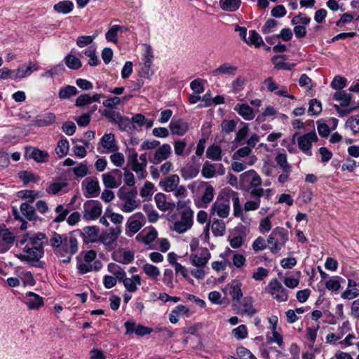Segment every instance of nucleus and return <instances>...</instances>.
Listing matches in <instances>:
<instances>
[{
  "label": "nucleus",
  "instance_id": "obj_1",
  "mask_svg": "<svg viewBox=\"0 0 359 359\" xmlns=\"http://www.w3.org/2000/svg\"><path fill=\"white\" fill-rule=\"evenodd\" d=\"M79 250L78 241L72 235L64 234L62 245L57 250H54L55 254L62 258V262L69 263L72 260V256L77 252Z\"/></svg>",
  "mask_w": 359,
  "mask_h": 359
},
{
  "label": "nucleus",
  "instance_id": "obj_2",
  "mask_svg": "<svg viewBox=\"0 0 359 359\" xmlns=\"http://www.w3.org/2000/svg\"><path fill=\"white\" fill-rule=\"evenodd\" d=\"M102 115L106 117L111 123L117 124L121 131L131 133L136 130L135 126L126 116H122L119 112L105 109Z\"/></svg>",
  "mask_w": 359,
  "mask_h": 359
},
{
  "label": "nucleus",
  "instance_id": "obj_3",
  "mask_svg": "<svg viewBox=\"0 0 359 359\" xmlns=\"http://www.w3.org/2000/svg\"><path fill=\"white\" fill-rule=\"evenodd\" d=\"M117 196L121 201H124L121 210L125 212H130L140 206V201L135 200L137 196L136 187L127 191L126 187L123 186L119 188Z\"/></svg>",
  "mask_w": 359,
  "mask_h": 359
},
{
  "label": "nucleus",
  "instance_id": "obj_4",
  "mask_svg": "<svg viewBox=\"0 0 359 359\" xmlns=\"http://www.w3.org/2000/svg\"><path fill=\"white\" fill-rule=\"evenodd\" d=\"M211 210L222 218L229 216L230 210V196L229 194L221 193L217 198L216 201L212 204Z\"/></svg>",
  "mask_w": 359,
  "mask_h": 359
},
{
  "label": "nucleus",
  "instance_id": "obj_5",
  "mask_svg": "<svg viewBox=\"0 0 359 359\" xmlns=\"http://www.w3.org/2000/svg\"><path fill=\"white\" fill-rule=\"evenodd\" d=\"M43 255H44V249L41 248H32V250H31L30 254H28V255L19 254L17 255V257L21 262H27L32 266L43 269L44 266V262H41L40 259L43 256Z\"/></svg>",
  "mask_w": 359,
  "mask_h": 359
},
{
  "label": "nucleus",
  "instance_id": "obj_6",
  "mask_svg": "<svg viewBox=\"0 0 359 359\" xmlns=\"http://www.w3.org/2000/svg\"><path fill=\"white\" fill-rule=\"evenodd\" d=\"M193 215L190 208H185L181 212L180 220L174 222L173 229L179 233H183L191 229L193 225Z\"/></svg>",
  "mask_w": 359,
  "mask_h": 359
},
{
  "label": "nucleus",
  "instance_id": "obj_7",
  "mask_svg": "<svg viewBox=\"0 0 359 359\" xmlns=\"http://www.w3.org/2000/svg\"><path fill=\"white\" fill-rule=\"evenodd\" d=\"M102 206L99 201L90 200L83 205V218L92 220L98 218L102 214Z\"/></svg>",
  "mask_w": 359,
  "mask_h": 359
},
{
  "label": "nucleus",
  "instance_id": "obj_8",
  "mask_svg": "<svg viewBox=\"0 0 359 359\" xmlns=\"http://www.w3.org/2000/svg\"><path fill=\"white\" fill-rule=\"evenodd\" d=\"M269 293L273 296L274 299L279 302H286L288 299V291L282 285L281 283L277 279H272L269 285Z\"/></svg>",
  "mask_w": 359,
  "mask_h": 359
},
{
  "label": "nucleus",
  "instance_id": "obj_9",
  "mask_svg": "<svg viewBox=\"0 0 359 359\" xmlns=\"http://www.w3.org/2000/svg\"><path fill=\"white\" fill-rule=\"evenodd\" d=\"M318 141V137L315 132L308 133L297 138L299 148L309 156H311V148L312 142Z\"/></svg>",
  "mask_w": 359,
  "mask_h": 359
},
{
  "label": "nucleus",
  "instance_id": "obj_10",
  "mask_svg": "<svg viewBox=\"0 0 359 359\" xmlns=\"http://www.w3.org/2000/svg\"><path fill=\"white\" fill-rule=\"evenodd\" d=\"M39 65L38 63L29 61L26 65L22 64L18 69L13 70V79H22L32 74L33 72L38 71Z\"/></svg>",
  "mask_w": 359,
  "mask_h": 359
},
{
  "label": "nucleus",
  "instance_id": "obj_11",
  "mask_svg": "<svg viewBox=\"0 0 359 359\" xmlns=\"http://www.w3.org/2000/svg\"><path fill=\"white\" fill-rule=\"evenodd\" d=\"M25 158L26 159H33L38 163H44L48 161L49 155L47 151H41L36 147H25Z\"/></svg>",
  "mask_w": 359,
  "mask_h": 359
},
{
  "label": "nucleus",
  "instance_id": "obj_12",
  "mask_svg": "<svg viewBox=\"0 0 359 359\" xmlns=\"http://www.w3.org/2000/svg\"><path fill=\"white\" fill-rule=\"evenodd\" d=\"M126 332V334H131L135 333L137 336L143 337L147 334H149L152 332L151 327H145L141 324L137 325L133 321H126L124 324Z\"/></svg>",
  "mask_w": 359,
  "mask_h": 359
},
{
  "label": "nucleus",
  "instance_id": "obj_13",
  "mask_svg": "<svg viewBox=\"0 0 359 359\" xmlns=\"http://www.w3.org/2000/svg\"><path fill=\"white\" fill-rule=\"evenodd\" d=\"M232 306L236 311V313L239 315L246 314L251 317L257 312L253 308L251 300L248 298H244L242 303H233Z\"/></svg>",
  "mask_w": 359,
  "mask_h": 359
},
{
  "label": "nucleus",
  "instance_id": "obj_14",
  "mask_svg": "<svg viewBox=\"0 0 359 359\" xmlns=\"http://www.w3.org/2000/svg\"><path fill=\"white\" fill-rule=\"evenodd\" d=\"M121 233L120 226L116 228H110L107 232L103 233L99 240L106 246H111L117 240L118 236Z\"/></svg>",
  "mask_w": 359,
  "mask_h": 359
},
{
  "label": "nucleus",
  "instance_id": "obj_15",
  "mask_svg": "<svg viewBox=\"0 0 359 359\" xmlns=\"http://www.w3.org/2000/svg\"><path fill=\"white\" fill-rule=\"evenodd\" d=\"M79 232L85 243H94L97 241L99 228L96 226H86Z\"/></svg>",
  "mask_w": 359,
  "mask_h": 359
},
{
  "label": "nucleus",
  "instance_id": "obj_16",
  "mask_svg": "<svg viewBox=\"0 0 359 359\" xmlns=\"http://www.w3.org/2000/svg\"><path fill=\"white\" fill-rule=\"evenodd\" d=\"M190 258L193 265L198 268H203L208 262L210 258V253L206 248H203L201 251L200 256L196 254H192Z\"/></svg>",
  "mask_w": 359,
  "mask_h": 359
},
{
  "label": "nucleus",
  "instance_id": "obj_17",
  "mask_svg": "<svg viewBox=\"0 0 359 359\" xmlns=\"http://www.w3.org/2000/svg\"><path fill=\"white\" fill-rule=\"evenodd\" d=\"M154 57L151 47H148L144 54V66L142 68V76L149 78L151 74L152 59Z\"/></svg>",
  "mask_w": 359,
  "mask_h": 359
},
{
  "label": "nucleus",
  "instance_id": "obj_18",
  "mask_svg": "<svg viewBox=\"0 0 359 359\" xmlns=\"http://www.w3.org/2000/svg\"><path fill=\"white\" fill-rule=\"evenodd\" d=\"M172 134L184 135L189 128L188 123L182 119H172L169 125Z\"/></svg>",
  "mask_w": 359,
  "mask_h": 359
},
{
  "label": "nucleus",
  "instance_id": "obj_19",
  "mask_svg": "<svg viewBox=\"0 0 359 359\" xmlns=\"http://www.w3.org/2000/svg\"><path fill=\"white\" fill-rule=\"evenodd\" d=\"M170 154L171 147L168 144H163L161 147L156 150L154 158L151 161L154 163L158 164L161 161L167 159Z\"/></svg>",
  "mask_w": 359,
  "mask_h": 359
},
{
  "label": "nucleus",
  "instance_id": "obj_20",
  "mask_svg": "<svg viewBox=\"0 0 359 359\" xmlns=\"http://www.w3.org/2000/svg\"><path fill=\"white\" fill-rule=\"evenodd\" d=\"M157 208L161 211L172 210L175 208L174 203L168 202L166 196L163 193H158L154 196Z\"/></svg>",
  "mask_w": 359,
  "mask_h": 359
},
{
  "label": "nucleus",
  "instance_id": "obj_21",
  "mask_svg": "<svg viewBox=\"0 0 359 359\" xmlns=\"http://www.w3.org/2000/svg\"><path fill=\"white\" fill-rule=\"evenodd\" d=\"M238 71L236 66L232 65L229 63L225 62L221 65L212 72L213 76L219 75H229L234 76Z\"/></svg>",
  "mask_w": 359,
  "mask_h": 359
},
{
  "label": "nucleus",
  "instance_id": "obj_22",
  "mask_svg": "<svg viewBox=\"0 0 359 359\" xmlns=\"http://www.w3.org/2000/svg\"><path fill=\"white\" fill-rule=\"evenodd\" d=\"M32 203L25 202L20 205V211L24 217L29 221H36L39 217L36 214V209L32 205Z\"/></svg>",
  "mask_w": 359,
  "mask_h": 359
},
{
  "label": "nucleus",
  "instance_id": "obj_23",
  "mask_svg": "<svg viewBox=\"0 0 359 359\" xmlns=\"http://www.w3.org/2000/svg\"><path fill=\"white\" fill-rule=\"evenodd\" d=\"M180 178L177 175H172L165 180H161L159 185L167 192L174 191L178 186Z\"/></svg>",
  "mask_w": 359,
  "mask_h": 359
},
{
  "label": "nucleus",
  "instance_id": "obj_24",
  "mask_svg": "<svg viewBox=\"0 0 359 359\" xmlns=\"http://www.w3.org/2000/svg\"><path fill=\"white\" fill-rule=\"evenodd\" d=\"M56 116L54 113L48 112L41 116H38L34 120V125L37 127H45L50 126L55 123Z\"/></svg>",
  "mask_w": 359,
  "mask_h": 359
},
{
  "label": "nucleus",
  "instance_id": "obj_25",
  "mask_svg": "<svg viewBox=\"0 0 359 359\" xmlns=\"http://www.w3.org/2000/svg\"><path fill=\"white\" fill-rule=\"evenodd\" d=\"M48 243V239L44 233H37L29 238V244L32 248H43Z\"/></svg>",
  "mask_w": 359,
  "mask_h": 359
},
{
  "label": "nucleus",
  "instance_id": "obj_26",
  "mask_svg": "<svg viewBox=\"0 0 359 359\" xmlns=\"http://www.w3.org/2000/svg\"><path fill=\"white\" fill-rule=\"evenodd\" d=\"M29 299L26 301V304L29 309H39L43 305L41 297L33 292H29L27 294Z\"/></svg>",
  "mask_w": 359,
  "mask_h": 359
},
{
  "label": "nucleus",
  "instance_id": "obj_27",
  "mask_svg": "<svg viewBox=\"0 0 359 359\" xmlns=\"http://www.w3.org/2000/svg\"><path fill=\"white\" fill-rule=\"evenodd\" d=\"M240 116L247 121H250L254 118L252 109L247 104H236L234 107Z\"/></svg>",
  "mask_w": 359,
  "mask_h": 359
},
{
  "label": "nucleus",
  "instance_id": "obj_28",
  "mask_svg": "<svg viewBox=\"0 0 359 359\" xmlns=\"http://www.w3.org/2000/svg\"><path fill=\"white\" fill-rule=\"evenodd\" d=\"M53 9L55 12L62 14H68L71 13L74 9V4L72 1L69 0H64L59 1L55 4Z\"/></svg>",
  "mask_w": 359,
  "mask_h": 359
},
{
  "label": "nucleus",
  "instance_id": "obj_29",
  "mask_svg": "<svg viewBox=\"0 0 359 359\" xmlns=\"http://www.w3.org/2000/svg\"><path fill=\"white\" fill-rule=\"evenodd\" d=\"M333 99L336 101H341V107H346L351 103L352 95L345 90H338L334 93Z\"/></svg>",
  "mask_w": 359,
  "mask_h": 359
},
{
  "label": "nucleus",
  "instance_id": "obj_30",
  "mask_svg": "<svg viewBox=\"0 0 359 359\" xmlns=\"http://www.w3.org/2000/svg\"><path fill=\"white\" fill-rule=\"evenodd\" d=\"M241 5V0H220L219 6L222 10L228 12L236 11Z\"/></svg>",
  "mask_w": 359,
  "mask_h": 359
},
{
  "label": "nucleus",
  "instance_id": "obj_31",
  "mask_svg": "<svg viewBox=\"0 0 359 359\" xmlns=\"http://www.w3.org/2000/svg\"><path fill=\"white\" fill-rule=\"evenodd\" d=\"M102 146L111 151H115L118 149L115 143V137L112 133L104 134L101 139Z\"/></svg>",
  "mask_w": 359,
  "mask_h": 359
},
{
  "label": "nucleus",
  "instance_id": "obj_32",
  "mask_svg": "<svg viewBox=\"0 0 359 359\" xmlns=\"http://www.w3.org/2000/svg\"><path fill=\"white\" fill-rule=\"evenodd\" d=\"M280 58L285 59V55H275L272 57L271 61L274 65L275 69L291 70L294 67V64L285 62L283 60H280Z\"/></svg>",
  "mask_w": 359,
  "mask_h": 359
},
{
  "label": "nucleus",
  "instance_id": "obj_33",
  "mask_svg": "<svg viewBox=\"0 0 359 359\" xmlns=\"http://www.w3.org/2000/svg\"><path fill=\"white\" fill-rule=\"evenodd\" d=\"M273 235L276 237L280 246L283 247L288 241V231L283 227L278 226L273 230Z\"/></svg>",
  "mask_w": 359,
  "mask_h": 359
},
{
  "label": "nucleus",
  "instance_id": "obj_34",
  "mask_svg": "<svg viewBox=\"0 0 359 359\" xmlns=\"http://www.w3.org/2000/svg\"><path fill=\"white\" fill-rule=\"evenodd\" d=\"M230 289V294L233 301L236 302V303H239L243 297L241 283L237 280H234L232 282Z\"/></svg>",
  "mask_w": 359,
  "mask_h": 359
},
{
  "label": "nucleus",
  "instance_id": "obj_35",
  "mask_svg": "<svg viewBox=\"0 0 359 359\" xmlns=\"http://www.w3.org/2000/svg\"><path fill=\"white\" fill-rule=\"evenodd\" d=\"M205 155L208 158L220 161L222 159V149L219 145L212 144L208 147Z\"/></svg>",
  "mask_w": 359,
  "mask_h": 359
},
{
  "label": "nucleus",
  "instance_id": "obj_36",
  "mask_svg": "<svg viewBox=\"0 0 359 359\" xmlns=\"http://www.w3.org/2000/svg\"><path fill=\"white\" fill-rule=\"evenodd\" d=\"M113 259L117 262L128 264L134 260V252L130 250H124L121 255H114Z\"/></svg>",
  "mask_w": 359,
  "mask_h": 359
},
{
  "label": "nucleus",
  "instance_id": "obj_37",
  "mask_svg": "<svg viewBox=\"0 0 359 359\" xmlns=\"http://www.w3.org/2000/svg\"><path fill=\"white\" fill-rule=\"evenodd\" d=\"M241 176L250 178V187H259L262 184L260 176L254 170L246 171Z\"/></svg>",
  "mask_w": 359,
  "mask_h": 359
},
{
  "label": "nucleus",
  "instance_id": "obj_38",
  "mask_svg": "<svg viewBox=\"0 0 359 359\" xmlns=\"http://www.w3.org/2000/svg\"><path fill=\"white\" fill-rule=\"evenodd\" d=\"M250 36L248 38V41L246 42L247 44L250 46H255L256 48H259L261 46H264V43L259 34L258 32L255 30H250L249 32Z\"/></svg>",
  "mask_w": 359,
  "mask_h": 359
},
{
  "label": "nucleus",
  "instance_id": "obj_39",
  "mask_svg": "<svg viewBox=\"0 0 359 359\" xmlns=\"http://www.w3.org/2000/svg\"><path fill=\"white\" fill-rule=\"evenodd\" d=\"M78 93L79 91L75 86L67 85L60 89L58 96L60 99H69L70 97L76 95Z\"/></svg>",
  "mask_w": 359,
  "mask_h": 359
},
{
  "label": "nucleus",
  "instance_id": "obj_40",
  "mask_svg": "<svg viewBox=\"0 0 359 359\" xmlns=\"http://www.w3.org/2000/svg\"><path fill=\"white\" fill-rule=\"evenodd\" d=\"M65 62L67 67L73 70L79 69L82 66L81 60L71 53L65 57Z\"/></svg>",
  "mask_w": 359,
  "mask_h": 359
},
{
  "label": "nucleus",
  "instance_id": "obj_41",
  "mask_svg": "<svg viewBox=\"0 0 359 359\" xmlns=\"http://www.w3.org/2000/svg\"><path fill=\"white\" fill-rule=\"evenodd\" d=\"M345 128L351 130L353 135L359 133V114L351 116L345 123Z\"/></svg>",
  "mask_w": 359,
  "mask_h": 359
},
{
  "label": "nucleus",
  "instance_id": "obj_42",
  "mask_svg": "<svg viewBox=\"0 0 359 359\" xmlns=\"http://www.w3.org/2000/svg\"><path fill=\"white\" fill-rule=\"evenodd\" d=\"M211 229L215 236H222L226 230L225 223L221 219H216L212 222Z\"/></svg>",
  "mask_w": 359,
  "mask_h": 359
},
{
  "label": "nucleus",
  "instance_id": "obj_43",
  "mask_svg": "<svg viewBox=\"0 0 359 359\" xmlns=\"http://www.w3.org/2000/svg\"><path fill=\"white\" fill-rule=\"evenodd\" d=\"M18 177L25 184H27L30 182H36L40 179L39 176L35 175L34 173L26 170L19 172Z\"/></svg>",
  "mask_w": 359,
  "mask_h": 359
},
{
  "label": "nucleus",
  "instance_id": "obj_44",
  "mask_svg": "<svg viewBox=\"0 0 359 359\" xmlns=\"http://www.w3.org/2000/svg\"><path fill=\"white\" fill-rule=\"evenodd\" d=\"M216 174L215 167L209 161H205L201 170V175L203 177L210 179L213 177Z\"/></svg>",
  "mask_w": 359,
  "mask_h": 359
},
{
  "label": "nucleus",
  "instance_id": "obj_45",
  "mask_svg": "<svg viewBox=\"0 0 359 359\" xmlns=\"http://www.w3.org/2000/svg\"><path fill=\"white\" fill-rule=\"evenodd\" d=\"M322 111L321 102L317 99H311L309 101L308 114L311 116H317Z\"/></svg>",
  "mask_w": 359,
  "mask_h": 359
},
{
  "label": "nucleus",
  "instance_id": "obj_46",
  "mask_svg": "<svg viewBox=\"0 0 359 359\" xmlns=\"http://www.w3.org/2000/svg\"><path fill=\"white\" fill-rule=\"evenodd\" d=\"M124 27L121 25H113L111 26L108 32L106 33V39L109 41H111L113 43H117L118 38L117 34L118 31H122Z\"/></svg>",
  "mask_w": 359,
  "mask_h": 359
},
{
  "label": "nucleus",
  "instance_id": "obj_47",
  "mask_svg": "<svg viewBox=\"0 0 359 359\" xmlns=\"http://www.w3.org/2000/svg\"><path fill=\"white\" fill-rule=\"evenodd\" d=\"M276 161L283 172H291L292 167L287 163V155L285 154H278L276 156Z\"/></svg>",
  "mask_w": 359,
  "mask_h": 359
},
{
  "label": "nucleus",
  "instance_id": "obj_48",
  "mask_svg": "<svg viewBox=\"0 0 359 359\" xmlns=\"http://www.w3.org/2000/svg\"><path fill=\"white\" fill-rule=\"evenodd\" d=\"M231 194L233 205V215L235 217H239L242 214V207L240 203L238 193L232 191Z\"/></svg>",
  "mask_w": 359,
  "mask_h": 359
},
{
  "label": "nucleus",
  "instance_id": "obj_49",
  "mask_svg": "<svg viewBox=\"0 0 359 359\" xmlns=\"http://www.w3.org/2000/svg\"><path fill=\"white\" fill-rule=\"evenodd\" d=\"M129 154L128 156V164L131 165L132 170L136 173H138L137 166H139V162L137 160L138 154L134 149H129Z\"/></svg>",
  "mask_w": 359,
  "mask_h": 359
},
{
  "label": "nucleus",
  "instance_id": "obj_50",
  "mask_svg": "<svg viewBox=\"0 0 359 359\" xmlns=\"http://www.w3.org/2000/svg\"><path fill=\"white\" fill-rule=\"evenodd\" d=\"M55 151L60 158H62L65 156H66L69 151V142L67 141V140H60L57 143V146L55 149Z\"/></svg>",
  "mask_w": 359,
  "mask_h": 359
},
{
  "label": "nucleus",
  "instance_id": "obj_51",
  "mask_svg": "<svg viewBox=\"0 0 359 359\" xmlns=\"http://www.w3.org/2000/svg\"><path fill=\"white\" fill-rule=\"evenodd\" d=\"M100 190V185L97 180H91L86 185V191L92 197L97 196Z\"/></svg>",
  "mask_w": 359,
  "mask_h": 359
},
{
  "label": "nucleus",
  "instance_id": "obj_52",
  "mask_svg": "<svg viewBox=\"0 0 359 359\" xmlns=\"http://www.w3.org/2000/svg\"><path fill=\"white\" fill-rule=\"evenodd\" d=\"M198 171V168L194 166H188L181 169V175L185 180H189L196 177Z\"/></svg>",
  "mask_w": 359,
  "mask_h": 359
},
{
  "label": "nucleus",
  "instance_id": "obj_53",
  "mask_svg": "<svg viewBox=\"0 0 359 359\" xmlns=\"http://www.w3.org/2000/svg\"><path fill=\"white\" fill-rule=\"evenodd\" d=\"M18 196L22 199H29L27 202L33 203L39 196V193L33 190H22L18 192Z\"/></svg>",
  "mask_w": 359,
  "mask_h": 359
},
{
  "label": "nucleus",
  "instance_id": "obj_54",
  "mask_svg": "<svg viewBox=\"0 0 359 359\" xmlns=\"http://www.w3.org/2000/svg\"><path fill=\"white\" fill-rule=\"evenodd\" d=\"M55 210L57 213V216L53 219V222L55 223L63 222L69 214V210L65 208L63 205H58Z\"/></svg>",
  "mask_w": 359,
  "mask_h": 359
},
{
  "label": "nucleus",
  "instance_id": "obj_55",
  "mask_svg": "<svg viewBox=\"0 0 359 359\" xmlns=\"http://www.w3.org/2000/svg\"><path fill=\"white\" fill-rule=\"evenodd\" d=\"M84 54L86 56L90 58L88 60V64L90 66L95 67L98 65V60L96 55V50L94 46H90L88 49H86L84 51Z\"/></svg>",
  "mask_w": 359,
  "mask_h": 359
},
{
  "label": "nucleus",
  "instance_id": "obj_56",
  "mask_svg": "<svg viewBox=\"0 0 359 359\" xmlns=\"http://www.w3.org/2000/svg\"><path fill=\"white\" fill-rule=\"evenodd\" d=\"M102 181L104 185L109 189L116 188L121 184L108 172L102 175Z\"/></svg>",
  "mask_w": 359,
  "mask_h": 359
},
{
  "label": "nucleus",
  "instance_id": "obj_57",
  "mask_svg": "<svg viewBox=\"0 0 359 359\" xmlns=\"http://www.w3.org/2000/svg\"><path fill=\"white\" fill-rule=\"evenodd\" d=\"M214 188L211 185H208L206 187L204 193L201 197V201L205 205V206L209 204L214 198Z\"/></svg>",
  "mask_w": 359,
  "mask_h": 359
},
{
  "label": "nucleus",
  "instance_id": "obj_58",
  "mask_svg": "<svg viewBox=\"0 0 359 359\" xmlns=\"http://www.w3.org/2000/svg\"><path fill=\"white\" fill-rule=\"evenodd\" d=\"M144 273L149 277L156 278L160 274L159 269L154 265L151 264H145L142 266Z\"/></svg>",
  "mask_w": 359,
  "mask_h": 359
},
{
  "label": "nucleus",
  "instance_id": "obj_59",
  "mask_svg": "<svg viewBox=\"0 0 359 359\" xmlns=\"http://www.w3.org/2000/svg\"><path fill=\"white\" fill-rule=\"evenodd\" d=\"M67 186V183L66 182H54L50 184V186L46 189V191L48 194L55 195Z\"/></svg>",
  "mask_w": 359,
  "mask_h": 359
},
{
  "label": "nucleus",
  "instance_id": "obj_60",
  "mask_svg": "<svg viewBox=\"0 0 359 359\" xmlns=\"http://www.w3.org/2000/svg\"><path fill=\"white\" fill-rule=\"evenodd\" d=\"M267 243L269 244V248L273 254L278 253L281 249L276 237L273 235V231L269 235L267 239Z\"/></svg>",
  "mask_w": 359,
  "mask_h": 359
},
{
  "label": "nucleus",
  "instance_id": "obj_61",
  "mask_svg": "<svg viewBox=\"0 0 359 359\" xmlns=\"http://www.w3.org/2000/svg\"><path fill=\"white\" fill-rule=\"evenodd\" d=\"M236 126V122L234 120H223L221 123L222 132L229 134L233 132Z\"/></svg>",
  "mask_w": 359,
  "mask_h": 359
},
{
  "label": "nucleus",
  "instance_id": "obj_62",
  "mask_svg": "<svg viewBox=\"0 0 359 359\" xmlns=\"http://www.w3.org/2000/svg\"><path fill=\"white\" fill-rule=\"evenodd\" d=\"M64 240V235H60L56 232H53L51 238L48 241L50 245L55 248V250H57L60 248V245H62V241Z\"/></svg>",
  "mask_w": 359,
  "mask_h": 359
},
{
  "label": "nucleus",
  "instance_id": "obj_63",
  "mask_svg": "<svg viewBox=\"0 0 359 359\" xmlns=\"http://www.w3.org/2000/svg\"><path fill=\"white\" fill-rule=\"evenodd\" d=\"M340 279L341 278L339 276L332 277L326 282V288L332 291H338L340 288Z\"/></svg>",
  "mask_w": 359,
  "mask_h": 359
},
{
  "label": "nucleus",
  "instance_id": "obj_64",
  "mask_svg": "<svg viewBox=\"0 0 359 359\" xmlns=\"http://www.w3.org/2000/svg\"><path fill=\"white\" fill-rule=\"evenodd\" d=\"M236 353L240 359H257V358L248 349L243 346L238 347Z\"/></svg>",
  "mask_w": 359,
  "mask_h": 359
}]
</instances>
